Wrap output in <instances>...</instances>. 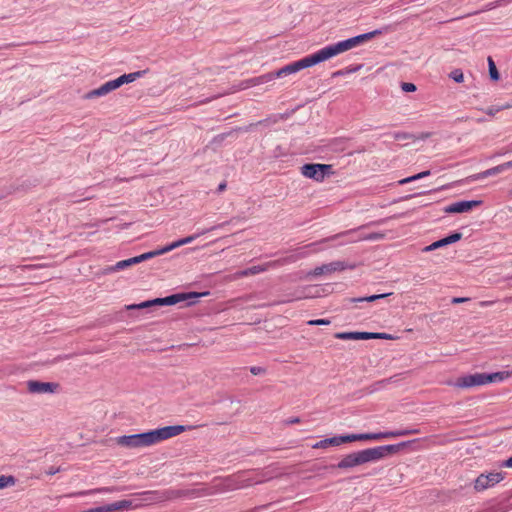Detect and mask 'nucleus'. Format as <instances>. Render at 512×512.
Here are the masks:
<instances>
[{
  "mask_svg": "<svg viewBox=\"0 0 512 512\" xmlns=\"http://www.w3.org/2000/svg\"><path fill=\"white\" fill-rule=\"evenodd\" d=\"M382 34L381 30H374L368 33L360 34L355 37L340 41L338 43L326 46L320 50H318L316 53L320 59L321 62L328 60L340 53H343L345 51H348L368 40H371L375 36H378Z\"/></svg>",
  "mask_w": 512,
  "mask_h": 512,
  "instance_id": "f257e3e1",
  "label": "nucleus"
},
{
  "mask_svg": "<svg viewBox=\"0 0 512 512\" xmlns=\"http://www.w3.org/2000/svg\"><path fill=\"white\" fill-rule=\"evenodd\" d=\"M185 430L186 427L183 425H172L158 428L155 430H150L143 433L134 434V437L137 443V447L139 448L150 446L160 441L177 436L180 433L184 432Z\"/></svg>",
  "mask_w": 512,
  "mask_h": 512,
  "instance_id": "f03ea898",
  "label": "nucleus"
},
{
  "mask_svg": "<svg viewBox=\"0 0 512 512\" xmlns=\"http://www.w3.org/2000/svg\"><path fill=\"white\" fill-rule=\"evenodd\" d=\"M407 444L408 442H401L399 444L384 445L361 450L360 454L362 458V463L365 464L368 462L378 461L388 455L396 454Z\"/></svg>",
  "mask_w": 512,
  "mask_h": 512,
  "instance_id": "7ed1b4c3",
  "label": "nucleus"
},
{
  "mask_svg": "<svg viewBox=\"0 0 512 512\" xmlns=\"http://www.w3.org/2000/svg\"><path fill=\"white\" fill-rule=\"evenodd\" d=\"M319 63H321V61H320L317 53L315 52V53L308 55L298 61L292 62V63L280 68L277 71H273L272 72L273 78L275 80L276 78H281V77L296 73L302 69L312 67Z\"/></svg>",
  "mask_w": 512,
  "mask_h": 512,
  "instance_id": "20e7f679",
  "label": "nucleus"
},
{
  "mask_svg": "<svg viewBox=\"0 0 512 512\" xmlns=\"http://www.w3.org/2000/svg\"><path fill=\"white\" fill-rule=\"evenodd\" d=\"M209 295V292H188V293H176L163 298H155L153 300H149L152 306H171L176 305L180 302L197 299L203 296Z\"/></svg>",
  "mask_w": 512,
  "mask_h": 512,
  "instance_id": "39448f33",
  "label": "nucleus"
},
{
  "mask_svg": "<svg viewBox=\"0 0 512 512\" xmlns=\"http://www.w3.org/2000/svg\"><path fill=\"white\" fill-rule=\"evenodd\" d=\"M301 173L315 181H323L326 175L332 173V165L319 164V163H307L301 167Z\"/></svg>",
  "mask_w": 512,
  "mask_h": 512,
  "instance_id": "423d86ee",
  "label": "nucleus"
},
{
  "mask_svg": "<svg viewBox=\"0 0 512 512\" xmlns=\"http://www.w3.org/2000/svg\"><path fill=\"white\" fill-rule=\"evenodd\" d=\"M418 433H419L418 429H404V430H398V431H387V432H379V433H361V434H359V441L395 438V437L407 436V435L418 434Z\"/></svg>",
  "mask_w": 512,
  "mask_h": 512,
  "instance_id": "0eeeda50",
  "label": "nucleus"
},
{
  "mask_svg": "<svg viewBox=\"0 0 512 512\" xmlns=\"http://www.w3.org/2000/svg\"><path fill=\"white\" fill-rule=\"evenodd\" d=\"M347 268L353 269L354 265H348L344 261H334L328 264H323L321 266L316 267L312 271L308 273V276H321L324 274H331L336 271H342Z\"/></svg>",
  "mask_w": 512,
  "mask_h": 512,
  "instance_id": "6e6552de",
  "label": "nucleus"
},
{
  "mask_svg": "<svg viewBox=\"0 0 512 512\" xmlns=\"http://www.w3.org/2000/svg\"><path fill=\"white\" fill-rule=\"evenodd\" d=\"M27 390L32 394L54 393L57 391L59 384L54 382H41L37 380L27 381Z\"/></svg>",
  "mask_w": 512,
  "mask_h": 512,
  "instance_id": "1a4fd4ad",
  "label": "nucleus"
},
{
  "mask_svg": "<svg viewBox=\"0 0 512 512\" xmlns=\"http://www.w3.org/2000/svg\"><path fill=\"white\" fill-rule=\"evenodd\" d=\"M482 204L481 200H467L452 203L444 208L445 213H465Z\"/></svg>",
  "mask_w": 512,
  "mask_h": 512,
  "instance_id": "9d476101",
  "label": "nucleus"
},
{
  "mask_svg": "<svg viewBox=\"0 0 512 512\" xmlns=\"http://www.w3.org/2000/svg\"><path fill=\"white\" fill-rule=\"evenodd\" d=\"M485 385L484 373H475L460 377L454 383L458 388H471L475 386Z\"/></svg>",
  "mask_w": 512,
  "mask_h": 512,
  "instance_id": "9b49d317",
  "label": "nucleus"
},
{
  "mask_svg": "<svg viewBox=\"0 0 512 512\" xmlns=\"http://www.w3.org/2000/svg\"><path fill=\"white\" fill-rule=\"evenodd\" d=\"M362 464L363 463H362L361 454H360V451H358V452L350 453V454L346 455L345 457H343L341 459V461L338 462L336 467L339 469H348V468H353L355 466L362 465Z\"/></svg>",
  "mask_w": 512,
  "mask_h": 512,
  "instance_id": "f8f14e48",
  "label": "nucleus"
},
{
  "mask_svg": "<svg viewBox=\"0 0 512 512\" xmlns=\"http://www.w3.org/2000/svg\"><path fill=\"white\" fill-rule=\"evenodd\" d=\"M223 225L224 224H220V225H218V227L223 226ZM216 228H217V226H214V227H212L210 229H207V230H205V231H203V232H201V233H199L197 235H191V236L185 237L183 239H180L178 241H175V242H173V243H171V244L161 248V251H162L163 254H165V253H167L169 251H172L173 249H175L177 247H180V246L185 245V244H189L192 241H194L199 235L205 234L206 232L214 230Z\"/></svg>",
  "mask_w": 512,
  "mask_h": 512,
  "instance_id": "ddd939ff",
  "label": "nucleus"
},
{
  "mask_svg": "<svg viewBox=\"0 0 512 512\" xmlns=\"http://www.w3.org/2000/svg\"><path fill=\"white\" fill-rule=\"evenodd\" d=\"M264 121H258L257 123H251L247 126H244V127H236L234 129H232L231 131L229 132H225V133H221V134H218L216 135L213 139H212V143L213 144H220L222 143L227 137L231 136L234 132H249L254 126H257V125H260L262 124Z\"/></svg>",
  "mask_w": 512,
  "mask_h": 512,
  "instance_id": "4468645a",
  "label": "nucleus"
},
{
  "mask_svg": "<svg viewBox=\"0 0 512 512\" xmlns=\"http://www.w3.org/2000/svg\"><path fill=\"white\" fill-rule=\"evenodd\" d=\"M274 80L272 72L266 73L264 75L253 77L248 80H245L241 83V89H246L252 86L262 85L270 83Z\"/></svg>",
  "mask_w": 512,
  "mask_h": 512,
  "instance_id": "2eb2a0df",
  "label": "nucleus"
},
{
  "mask_svg": "<svg viewBox=\"0 0 512 512\" xmlns=\"http://www.w3.org/2000/svg\"><path fill=\"white\" fill-rule=\"evenodd\" d=\"M146 74V70L136 71L129 74H123L120 77L114 79L117 87H121L123 84L134 82L136 79Z\"/></svg>",
  "mask_w": 512,
  "mask_h": 512,
  "instance_id": "dca6fc26",
  "label": "nucleus"
},
{
  "mask_svg": "<svg viewBox=\"0 0 512 512\" xmlns=\"http://www.w3.org/2000/svg\"><path fill=\"white\" fill-rule=\"evenodd\" d=\"M334 337L341 340H368V332H338Z\"/></svg>",
  "mask_w": 512,
  "mask_h": 512,
  "instance_id": "f3484780",
  "label": "nucleus"
},
{
  "mask_svg": "<svg viewBox=\"0 0 512 512\" xmlns=\"http://www.w3.org/2000/svg\"><path fill=\"white\" fill-rule=\"evenodd\" d=\"M511 376V372L509 371H500L495 373H484L485 384L501 382Z\"/></svg>",
  "mask_w": 512,
  "mask_h": 512,
  "instance_id": "a211bd4d",
  "label": "nucleus"
},
{
  "mask_svg": "<svg viewBox=\"0 0 512 512\" xmlns=\"http://www.w3.org/2000/svg\"><path fill=\"white\" fill-rule=\"evenodd\" d=\"M160 255H163V253L161 251V248L157 249V250H153V251H149V252L143 253V254H141L139 256H135V257L129 258V261H130L131 266H132L134 264L141 263V262H143L145 260L154 258L156 256H160Z\"/></svg>",
  "mask_w": 512,
  "mask_h": 512,
  "instance_id": "6ab92c4d",
  "label": "nucleus"
},
{
  "mask_svg": "<svg viewBox=\"0 0 512 512\" xmlns=\"http://www.w3.org/2000/svg\"><path fill=\"white\" fill-rule=\"evenodd\" d=\"M115 442L121 447L138 448L134 434L119 436L115 439Z\"/></svg>",
  "mask_w": 512,
  "mask_h": 512,
  "instance_id": "aec40b11",
  "label": "nucleus"
},
{
  "mask_svg": "<svg viewBox=\"0 0 512 512\" xmlns=\"http://www.w3.org/2000/svg\"><path fill=\"white\" fill-rule=\"evenodd\" d=\"M118 491L115 487H103V488H96L86 491H80V492H74L66 495L67 497H75V496H83V495H90V494H97V493H108V492H114Z\"/></svg>",
  "mask_w": 512,
  "mask_h": 512,
  "instance_id": "412c9836",
  "label": "nucleus"
},
{
  "mask_svg": "<svg viewBox=\"0 0 512 512\" xmlns=\"http://www.w3.org/2000/svg\"><path fill=\"white\" fill-rule=\"evenodd\" d=\"M132 506V502L129 500H121L111 504L104 505L105 512H115L118 510L128 509Z\"/></svg>",
  "mask_w": 512,
  "mask_h": 512,
  "instance_id": "4be33fe9",
  "label": "nucleus"
},
{
  "mask_svg": "<svg viewBox=\"0 0 512 512\" xmlns=\"http://www.w3.org/2000/svg\"><path fill=\"white\" fill-rule=\"evenodd\" d=\"M329 446H339L337 436L320 440L317 443H315L312 446V448L313 449H324V448H327Z\"/></svg>",
  "mask_w": 512,
  "mask_h": 512,
  "instance_id": "5701e85b",
  "label": "nucleus"
},
{
  "mask_svg": "<svg viewBox=\"0 0 512 512\" xmlns=\"http://www.w3.org/2000/svg\"><path fill=\"white\" fill-rule=\"evenodd\" d=\"M505 171L503 164L497 165L495 167H492L490 169H487L481 173L478 174L477 178H487L489 176L497 175L501 172Z\"/></svg>",
  "mask_w": 512,
  "mask_h": 512,
  "instance_id": "b1692460",
  "label": "nucleus"
},
{
  "mask_svg": "<svg viewBox=\"0 0 512 512\" xmlns=\"http://www.w3.org/2000/svg\"><path fill=\"white\" fill-rule=\"evenodd\" d=\"M489 483H488V480H487V477L485 474H480L475 482H474V489L476 491H483L487 488H489Z\"/></svg>",
  "mask_w": 512,
  "mask_h": 512,
  "instance_id": "393cba45",
  "label": "nucleus"
},
{
  "mask_svg": "<svg viewBox=\"0 0 512 512\" xmlns=\"http://www.w3.org/2000/svg\"><path fill=\"white\" fill-rule=\"evenodd\" d=\"M269 264H267L266 266H261V265H258V266H252V267H249L245 270H242L240 271L238 274L240 276H248V275H255V274H258L260 272H263L267 269V266Z\"/></svg>",
  "mask_w": 512,
  "mask_h": 512,
  "instance_id": "a878e982",
  "label": "nucleus"
},
{
  "mask_svg": "<svg viewBox=\"0 0 512 512\" xmlns=\"http://www.w3.org/2000/svg\"><path fill=\"white\" fill-rule=\"evenodd\" d=\"M429 175H430V171L426 170V171L420 172V173H418L416 175L404 178V179L400 180L398 183L400 185H403V184H406V183H410V182H413V181L425 178V177H427Z\"/></svg>",
  "mask_w": 512,
  "mask_h": 512,
  "instance_id": "bb28decb",
  "label": "nucleus"
},
{
  "mask_svg": "<svg viewBox=\"0 0 512 512\" xmlns=\"http://www.w3.org/2000/svg\"><path fill=\"white\" fill-rule=\"evenodd\" d=\"M486 477H487L489 486L491 487L504 479V473H502V472L489 473L486 475Z\"/></svg>",
  "mask_w": 512,
  "mask_h": 512,
  "instance_id": "cd10ccee",
  "label": "nucleus"
},
{
  "mask_svg": "<svg viewBox=\"0 0 512 512\" xmlns=\"http://www.w3.org/2000/svg\"><path fill=\"white\" fill-rule=\"evenodd\" d=\"M489 75L493 81H497L500 78L497 67L491 57H488Z\"/></svg>",
  "mask_w": 512,
  "mask_h": 512,
  "instance_id": "c85d7f7f",
  "label": "nucleus"
},
{
  "mask_svg": "<svg viewBox=\"0 0 512 512\" xmlns=\"http://www.w3.org/2000/svg\"><path fill=\"white\" fill-rule=\"evenodd\" d=\"M103 96L116 90L118 87L116 85V82L115 80H111V81H108L106 83H104L102 86L99 87Z\"/></svg>",
  "mask_w": 512,
  "mask_h": 512,
  "instance_id": "c756f323",
  "label": "nucleus"
},
{
  "mask_svg": "<svg viewBox=\"0 0 512 512\" xmlns=\"http://www.w3.org/2000/svg\"><path fill=\"white\" fill-rule=\"evenodd\" d=\"M339 445L343 443H349L353 441H359V434H349V435H341L337 436Z\"/></svg>",
  "mask_w": 512,
  "mask_h": 512,
  "instance_id": "7c9ffc66",
  "label": "nucleus"
},
{
  "mask_svg": "<svg viewBox=\"0 0 512 512\" xmlns=\"http://www.w3.org/2000/svg\"><path fill=\"white\" fill-rule=\"evenodd\" d=\"M15 484V478L13 476H0V489L6 488L8 486Z\"/></svg>",
  "mask_w": 512,
  "mask_h": 512,
  "instance_id": "2f4dec72",
  "label": "nucleus"
},
{
  "mask_svg": "<svg viewBox=\"0 0 512 512\" xmlns=\"http://www.w3.org/2000/svg\"><path fill=\"white\" fill-rule=\"evenodd\" d=\"M130 266H131V263H130L129 259L121 260V261L117 262L114 266L110 267L108 269V271H111V272L119 271V270L125 269Z\"/></svg>",
  "mask_w": 512,
  "mask_h": 512,
  "instance_id": "473e14b6",
  "label": "nucleus"
},
{
  "mask_svg": "<svg viewBox=\"0 0 512 512\" xmlns=\"http://www.w3.org/2000/svg\"><path fill=\"white\" fill-rule=\"evenodd\" d=\"M370 339H386L391 340L394 337L387 333H378V332H368V340Z\"/></svg>",
  "mask_w": 512,
  "mask_h": 512,
  "instance_id": "72a5a7b5",
  "label": "nucleus"
},
{
  "mask_svg": "<svg viewBox=\"0 0 512 512\" xmlns=\"http://www.w3.org/2000/svg\"><path fill=\"white\" fill-rule=\"evenodd\" d=\"M449 78L453 79L457 83L464 81V75L461 69H454L450 72Z\"/></svg>",
  "mask_w": 512,
  "mask_h": 512,
  "instance_id": "f704fd0d",
  "label": "nucleus"
},
{
  "mask_svg": "<svg viewBox=\"0 0 512 512\" xmlns=\"http://www.w3.org/2000/svg\"><path fill=\"white\" fill-rule=\"evenodd\" d=\"M461 238H462V233L454 232V233L444 237L443 239H444L446 245H449V244L459 241Z\"/></svg>",
  "mask_w": 512,
  "mask_h": 512,
  "instance_id": "c9c22d12",
  "label": "nucleus"
},
{
  "mask_svg": "<svg viewBox=\"0 0 512 512\" xmlns=\"http://www.w3.org/2000/svg\"><path fill=\"white\" fill-rule=\"evenodd\" d=\"M392 137L397 141L415 139L414 135L406 132H395L392 134Z\"/></svg>",
  "mask_w": 512,
  "mask_h": 512,
  "instance_id": "e433bc0d",
  "label": "nucleus"
},
{
  "mask_svg": "<svg viewBox=\"0 0 512 512\" xmlns=\"http://www.w3.org/2000/svg\"><path fill=\"white\" fill-rule=\"evenodd\" d=\"M384 234L380 232H373L370 234L365 235L364 237H361L359 240H369V241H375V240H381L384 238Z\"/></svg>",
  "mask_w": 512,
  "mask_h": 512,
  "instance_id": "4c0bfd02",
  "label": "nucleus"
},
{
  "mask_svg": "<svg viewBox=\"0 0 512 512\" xmlns=\"http://www.w3.org/2000/svg\"><path fill=\"white\" fill-rule=\"evenodd\" d=\"M377 300V296L371 295L366 297H358V298H350L349 302L351 303H360V302H374Z\"/></svg>",
  "mask_w": 512,
  "mask_h": 512,
  "instance_id": "58836bf2",
  "label": "nucleus"
},
{
  "mask_svg": "<svg viewBox=\"0 0 512 512\" xmlns=\"http://www.w3.org/2000/svg\"><path fill=\"white\" fill-rule=\"evenodd\" d=\"M183 495V492L180 490H169L163 493V498L165 499H173Z\"/></svg>",
  "mask_w": 512,
  "mask_h": 512,
  "instance_id": "ea45409f",
  "label": "nucleus"
},
{
  "mask_svg": "<svg viewBox=\"0 0 512 512\" xmlns=\"http://www.w3.org/2000/svg\"><path fill=\"white\" fill-rule=\"evenodd\" d=\"M443 246H446V243H445L444 239L442 238L438 241L433 242L429 246H426L424 248V251H432V250H435V249L443 247Z\"/></svg>",
  "mask_w": 512,
  "mask_h": 512,
  "instance_id": "a19ab883",
  "label": "nucleus"
},
{
  "mask_svg": "<svg viewBox=\"0 0 512 512\" xmlns=\"http://www.w3.org/2000/svg\"><path fill=\"white\" fill-rule=\"evenodd\" d=\"M101 96H103V94H102V92H101L100 88H96V89H93V90H91V91L87 92V93L83 96V98H84V99H92V98H95V97H101Z\"/></svg>",
  "mask_w": 512,
  "mask_h": 512,
  "instance_id": "79ce46f5",
  "label": "nucleus"
},
{
  "mask_svg": "<svg viewBox=\"0 0 512 512\" xmlns=\"http://www.w3.org/2000/svg\"><path fill=\"white\" fill-rule=\"evenodd\" d=\"M401 89L404 91V92H415L417 90V87L415 84L413 83H409V82H403L401 84Z\"/></svg>",
  "mask_w": 512,
  "mask_h": 512,
  "instance_id": "37998d69",
  "label": "nucleus"
},
{
  "mask_svg": "<svg viewBox=\"0 0 512 512\" xmlns=\"http://www.w3.org/2000/svg\"><path fill=\"white\" fill-rule=\"evenodd\" d=\"M329 324H330V320H328V319H315V320L308 321V325H311V326H320V325H329Z\"/></svg>",
  "mask_w": 512,
  "mask_h": 512,
  "instance_id": "c03bdc74",
  "label": "nucleus"
},
{
  "mask_svg": "<svg viewBox=\"0 0 512 512\" xmlns=\"http://www.w3.org/2000/svg\"><path fill=\"white\" fill-rule=\"evenodd\" d=\"M148 307H152L151 303H149V300L144 301L139 304L129 305V306H127V309H144V308H148Z\"/></svg>",
  "mask_w": 512,
  "mask_h": 512,
  "instance_id": "a18cd8bd",
  "label": "nucleus"
},
{
  "mask_svg": "<svg viewBox=\"0 0 512 512\" xmlns=\"http://www.w3.org/2000/svg\"><path fill=\"white\" fill-rule=\"evenodd\" d=\"M265 368L263 367H259V366H252L250 368V372L253 374V375H260V374H263L265 373Z\"/></svg>",
  "mask_w": 512,
  "mask_h": 512,
  "instance_id": "49530a36",
  "label": "nucleus"
},
{
  "mask_svg": "<svg viewBox=\"0 0 512 512\" xmlns=\"http://www.w3.org/2000/svg\"><path fill=\"white\" fill-rule=\"evenodd\" d=\"M300 422H301V420L299 417H291V418L286 419L284 423L286 425H292V424H298Z\"/></svg>",
  "mask_w": 512,
  "mask_h": 512,
  "instance_id": "de8ad7c7",
  "label": "nucleus"
},
{
  "mask_svg": "<svg viewBox=\"0 0 512 512\" xmlns=\"http://www.w3.org/2000/svg\"><path fill=\"white\" fill-rule=\"evenodd\" d=\"M468 300H469V298H465V297H454L451 302L453 304H459V303L467 302Z\"/></svg>",
  "mask_w": 512,
  "mask_h": 512,
  "instance_id": "09e8293b",
  "label": "nucleus"
},
{
  "mask_svg": "<svg viewBox=\"0 0 512 512\" xmlns=\"http://www.w3.org/2000/svg\"><path fill=\"white\" fill-rule=\"evenodd\" d=\"M82 512H105V507L104 506L95 507V508H91L88 510H84Z\"/></svg>",
  "mask_w": 512,
  "mask_h": 512,
  "instance_id": "8fccbe9b",
  "label": "nucleus"
},
{
  "mask_svg": "<svg viewBox=\"0 0 512 512\" xmlns=\"http://www.w3.org/2000/svg\"><path fill=\"white\" fill-rule=\"evenodd\" d=\"M502 467L512 468V456L507 460L503 461L501 464Z\"/></svg>",
  "mask_w": 512,
  "mask_h": 512,
  "instance_id": "3c124183",
  "label": "nucleus"
},
{
  "mask_svg": "<svg viewBox=\"0 0 512 512\" xmlns=\"http://www.w3.org/2000/svg\"><path fill=\"white\" fill-rule=\"evenodd\" d=\"M60 467H51L46 473L48 475H55L56 473L60 472Z\"/></svg>",
  "mask_w": 512,
  "mask_h": 512,
  "instance_id": "603ef678",
  "label": "nucleus"
},
{
  "mask_svg": "<svg viewBox=\"0 0 512 512\" xmlns=\"http://www.w3.org/2000/svg\"><path fill=\"white\" fill-rule=\"evenodd\" d=\"M354 233V230H349V231H346V232H343V233H338L336 234L335 236L332 237V239H336V238H339L343 235H349V234H352Z\"/></svg>",
  "mask_w": 512,
  "mask_h": 512,
  "instance_id": "864d4df0",
  "label": "nucleus"
},
{
  "mask_svg": "<svg viewBox=\"0 0 512 512\" xmlns=\"http://www.w3.org/2000/svg\"><path fill=\"white\" fill-rule=\"evenodd\" d=\"M437 190H438V189H434V190H431V192H434V191H437ZM426 193H427V192H422V193H417V194H413V195H408V196H406L404 199H406V200H407V199H411V198H413V197L420 196V195H423V194H426ZM428 193H430V191H429Z\"/></svg>",
  "mask_w": 512,
  "mask_h": 512,
  "instance_id": "5fc2aeb1",
  "label": "nucleus"
},
{
  "mask_svg": "<svg viewBox=\"0 0 512 512\" xmlns=\"http://www.w3.org/2000/svg\"><path fill=\"white\" fill-rule=\"evenodd\" d=\"M390 295H392V293L375 294V296H377V300L384 299Z\"/></svg>",
  "mask_w": 512,
  "mask_h": 512,
  "instance_id": "6e6d98bb",
  "label": "nucleus"
},
{
  "mask_svg": "<svg viewBox=\"0 0 512 512\" xmlns=\"http://www.w3.org/2000/svg\"><path fill=\"white\" fill-rule=\"evenodd\" d=\"M503 166H504V169H510L512 168V160L511 161H508V162H505L503 163Z\"/></svg>",
  "mask_w": 512,
  "mask_h": 512,
  "instance_id": "4d7b16f0",
  "label": "nucleus"
},
{
  "mask_svg": "<svg viewBox=\"0 0 512 512\" xmlns=\"http://www.w3.org/2000/svg\"><path fill=\"white\" fill-rule=\"evenodd\" d=\"M492 304H494V301H482V302L480 303V305H481V306H483V307H484V306H490V305H492Z\"/></svg>",
  "mask_w": 512,
  "mask_h": 512,
  "instance_id": "13d9d810",
  "label": "nucleus"
},
{
  "mask_svg": "<svg viewBox=\"0 0 512 512\" xmlns=\"http://www.w3.org/2000/svg\"><path fill=\"white\" fill-rule=\"evenodd\" d=\"M225 188H226V183L225 182L220 183L218 186V191H224Z\"/></svg>",
  "mask_w": 512,
  "mask_h": 512,
  "instance_id": "bf43d9fd",
  "label": "nucleus"
},
{
  "mask_svg": "<svg viewBox=\"0 0 512 512\" xmlns=\"http://www.w3.org/2000/svg\"><path fill=\"white\" fill-rule=\"evenodd\" d=\"M343 74H344V72H343L342 70H339V71L334 72V73L332 74V77L341 76V75H343Z\"/></svg>",
  "mask_w": 512,
  "mask_h": 512,
  "instance_id": "052dcab7",
  "label": "nucleus"
},
{
  "mask_svg": "<svg viewBox=\"0 0 512 512\" xmlns=\"http://www.w3.org/2000/svg\"><path fill=\"white\" fill-rule=\"evenodd\" d=\"M430 136H431V133H429V132L422 133L421 136H420V139H426V138H428Z\"/></svg>",
  "mask_w": 512,
  "mask_h": 512,
  "instance_id": "680f3d73",
  "label": "nucleus"
},
{
  "mask_svg": "<svg viewBox=\"0 0 512 512\" xmlns=\"http://www.w3.org/2000/svg\"><path fill=\"white\" fill-rule=\"evenodd\" d=\"M269 505H263V506H260V507H257L255 508L256 511H262L264 509H266Z\"/></svg>",
  "mask_w": 512,
  "mask_h": 512,
  "instance_id": "e2e57ef3",
  "label": "nucleus"
},
{
  "mask_svg": "<svg viewBox=\"0 0 512 512\" xmlns=\"http://www.w3.org/2000/svg\"><path fill=\"white\" fill-rule=\"evenodd\" d=\"M430 203H431V202H424V201H421L420 206L425 207V206H428Z\"/></svg>",
  "mask_w": 512,
  "mask_h": 512,
  "instance_id": "0e129e2a",
  "label": "nucleus"
},
{
  "mask_svg": "<svg viewBox=\"0 0 512 512\" xmlns=\"http://www.w3.org/2000/svg\"><path fill=\"white\" fill-rule=\"evenodd\" d=\"M389 382H390V379H385V380L380 381L379 383L380 384H385V383H389Z\"/></svg>",
  "mask_w": 512,
  "mask_h": 512,
  "instance_id": "69168bd1",
  "label": "nucleus"
},
{
  "mask_svg": "<svg viewBox=\"0 0 512 512\" xmlns=\"http://www.w3.org/2000/svg\"><path fill=\"white\" fill-rule=\"evenodd\" d=\"M290 301H291L290 299H287V300L279 301L278 303H288V302H290Z\"/></svg>",
  "mask_w": 512,
  "mask_h": 512,
  "instance_id": "338daca9",
  "label": "nucleus"
},
{
  "mask_svg": "<svg viewBox=\"0 0 512 512\" xmlns=\"http://www.w3.org/2000/svg\"><path fill=\"white\" fill-rule=\"evenodd\" d=\"M505 301H506V302H510V301H512V297L506 298V299H505Z\"/></svg>",
  "mask_w": 512,
  "mask_h": 512,
  "instance_id": "774afa93",
  "label": "nucleus"
}]
</instances>
